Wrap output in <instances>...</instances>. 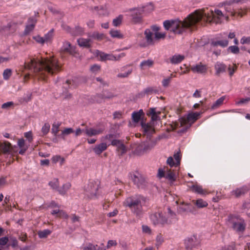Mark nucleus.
Here are the masks:
<instances>
[{
    "label": "nucleus",
    "mask_w": 250,
    "mask_h": 250,
    "mask_svg": "<svg viewBox=\"0 0 250 250\" xmlns=\"http://www.w3.org/2000/svg\"><path fill=\"white\" fill-rule=\"evenodd\" d=\"M14 104V103L13 102H8L5 103H4L1 105V108L2 109H8L11 106H13Z\"/></svg>",
    "instance_id": "5fc2aeb1"
},
{
    "label": "nucleus",
    "mask_w": 250,
    "mask_h": 250,
    "mask_svg": "<svg viewBox=\"0 0 250 250\" xmlns=\"http://www.w3.org/2000/svg\"><path fill=\"white\" fill-rule=\"evenodd\" d=\"M107 146L106 143H102L97 145L93 148L94 152L98 154H101L106 149Z\"/></svg>",
    "instance_id": "f3484780"
},
{
    "label": "nucleus",
    "mask_w": 250,
    "mask_h": 250,
    "mask_svg": "<svg viewBox=\"0 0 250 250\" xmlns=\"http://www.w3.org/2000/svg\"><path fill=\"white\" fill-rule=\"evenodd\" d=\"M229 222L232 228L237 232H243L245 230L246 224L244 220L234 216H229Z\"/></svg>",
    "instance_id": "39448f33"
},
{
    "label": "nucleus",
    "mask_w": 250,
    "mask_h": 250,
    "mask_svg": "<svg viewBox=\"0 0 250 250\" xmlns=\"http://www.w3.org/2000/svg\"><path fill=\"white\" fill-rule=\"evenodd\" d=\"M0 150L4 154H10L12 152V147L8 142H0Z\"/></svg>",
    "instance_id": "ddd939ff"
},
{
    "label": "nucleus",
    "mask_w": 250,
    "mask_h": 250,
    "mask_svg": "<svg viewBox=\"0 0 250 250\" xmlns=\"http://www.w3.org/2000/svg\"><path fill=\"white\" fill-rule=\"evenodd\" d=\"M190 188L193 192L201 195H205L208 194V192L206 189H203L202 187L199 185H193Z\"/></svg>",
    "instance_id": "2eb2a0df"
},
{
    "label": "nucleus",
    "mask_w": 250,
    "mask_h": 250,
    "mask_svg": "<svg viewBox=\"0 0 250 250\" xmlns=\"http://www.w3.org/2000/svg\"><path fill=\"white\" fill-rule=\"evenodd\" d=\"M160 114V112H156L155 108H150L148 113L147 114L148 116H151L152 121H156L158 120V115Z\"/></svg>",
    "instance_id": "a878e982"
},
{
    "label": "nucleus",
    "mask_w": 250,
    "mask_h": 250,
    "mask_svg": "<svg viewBox=\"0 0 250 250\" xmlns=\"http://www.w3.org/2000/svg\"><path fill=\"white\" fill-rule=\"evenodd\" d=\"M248 189L246 187H242L240 188H236V189L232 191V194L235 196V197L238 198L245 194L247 191Z\"/></svg>",
    "instance_id": "6ab92c4d"
},
{
    "label": "nucleus",
    "mask_w": 250,
    "mask_h": 250,
    "mask_svg": "<svg viewBox=\"0 0 250 250\" xmlns=\"http://www.w3.org/2000/svg\"><path fill=\"white\" fill-rule=\"evenodd\" d=\"M58 217H61V218H68V215L65 212L62 210H59L58 215H57Z\"/></svg>",
    "instance_id": "338daca9"
},
{
    "label": "nucleus",
    "mask_w": 250,
    "mask_h": 250,
    "mask_svg": "<svg viewBox=\"0 0 250 250\" xmlns=\"http://www.w3.org/2000/svg\"><path fill=\"white\" fill-rule=\"evenodd\" d=\"M224 100H225L224 97H221L214 103V104L212 105L211 108L212 109H215V108L218 107V106H219L223 104Z\"/></svg>",
    "instance_id": "4c0bfd02"
},
{
    "label": "nucleus",
    "mask_w": 250,
    "mask_h": 250,
    "mask_svg": "<svg viewBox=\"0 0 250 250\" xmlns=\"http://www.w3.org/2000/svg\"><path fill=\"white\" fill-rule=\"evenodd\" d=\"M150 219L154 225H164L168 223V220L162 214V212L158 211L152 213L150 216Z\"/></svg>",
    "instance_id": "6e6552de"
},
{
    "label": "nucleus",
    "mask_w": 250,
    "mask_h": 250,
    "mask_svg": "<svg viewBox=\"0 0 250 250\" xmlns=\"http://www.w3.org/2000/svg\"><path fill=\"white\" fill-rule=\"evenodd\" d=\"M79 46L89 48L91 46V40L90 39L80 38L77 40Z\"/></svg>",
    "instance_id": "dca6fc26"
},
{
    "label": "nucleus",
    "mask_w": 250,
    "mask_h": 250,
    "mask_svg": "<svg viewBox=\"0 0 250 250\" xmlns=\"http://www.w3.org/2000/svg\"><path fill=\"white\" fill-rule=\"evenodd\" d=\"M73 132H74V130L72 128H66L62 131V135H68V134L72 133Z\"/></svg>",
    "instance_id": "864d4df0"
},
{
    "label": "nucleus",
    "mask_w": 250,
    "mask_h": 250,
    "mask_svg": "<svg viewBox=\"0 0 250 250\" xmlns=\"http://www.w3.org/2000/svg\"><path fill=\"white\" fill-rule=\"evenodd\" d=\"M144 115L142 109H140L138 112H134L132 114V119L134 122L138 123L140 121L141 117Z\"/></svg>",
    "instance_id": "b1692460"
},
{
    "label": "nucleus",
    "mask_w": 250,
    "mask_h": 250,
    "mask_svg": "<svg viewBox=\"0 0 250 250\" xmlns=\"http://www.w3.org/2000/svg\"><path fill=\"white\" fill-rule=\"evenodd\" d=\"M50 233V230H49V229H44L43 230L39 231L38 235L40 238H42L46 237Z\"/></svg>",
    "instance_id": "e433bc0d"
},
{
    "label": "nucleus",
    "mask_w": 250,
    "mask_h": 250,
    "mask_svg": "<svg viewBox=\"0 0 250 250\" xmlns=\"http://www.w3.org/2000/svg\"><path fill=\"white\" fill-rule=\"evenodd\" d=\"M24 69L32 70L40 80H45L48 74L53 75L61 71V65L54 57L33 58L25 62Z\"/></svg>",
    "instance_id": "f03ea898"
},
{
    "label": "nucleus",
    "mask_w": 250,
    "mask_h": 250,
    "mask_svg": "<svg viewBox=\"0 0 250 250\" xmlns=\"http://www.w3.org/2000/svg\"><path fill=\"white\" fill-rule=\"evenodd\" d=\"M132 179L135 184L138 187H143L145 186L146 180L144 177L138 172L134 173Z\"/></svg>",
    "instance_id": "9b49d317"
},
{
    "label": "nucleus",
    "mask_w": 250,
    "mask_h": 250,
    "mask_svg": "<svg viewBox=\"0 0 250 250\" xmlns=\"http://www.w3.org/2000/svg\"><path fill=\"white\" fill-rule=\"evenodd\" d=\"M173 157L175 159L176 165H177V166H178V165H180V160H181L180 152L178 151V152H176V153H175L174 154Z\"/></svg>",
    "instance_id": "09e8293b"
},
{
    "label": "nucleus",
    "mask_w": 250,
    "mask_h": 250,
    "mask_svg": "<svg viewBox=\"0 0 250 250\" xmlns=\"http://www.w3.org/2000/svg\"><path fill=\"white\" fill-rule=\"evenodd\" d=\"M110 34L113 38H116L118 39H122L123 38V35L121 33L120 31L117 30H112L110 31Z\"/></svg>",
    "instance_id": "72a5a7b5"
},
{
    "label": "nucleus",
    "mask_w": 250,
    "mask_h": 250,
    "mask_svg": "<svg viewBox=\"0 0 250 250\" xmlns=\"http://www.w3.org/2000/svg\"><path fill=\"white\" fill-rule=\"evenodd\" d=\"M124 205L130 208L137 215L142 212V205L140 199L134 197L127 198L124 202Z\"/></svg>",
    "instance_id": "20e7f679"
},
{
    "label": "nucleus",
    "mask_w": 250,
    "mask_h": 250,
    "mask_svg": "<svg viewBox=\"0 0 250 250\" xmlns=\"http://www.w3.org/2000/svg\"><path fill=\"white\" fill-rule=\"evenodd\" d=\"M117 243L115 240H109L107 242L106 248L109 249L112 246H116Z\"/></svg>",
    "instance_id": "69168bd1"
},
{
    "label": "nucleus",
    "mask_w": 250,
    "mask_h": 250,
    "mask_svg": "<svg viewBox=\"0 0 250 250\" xmlns=\"http://www.w3.org/2000/svg\"><path fill=\"white\" fill-rule=\"evenodd\" d=\"M241 43L242 44H250V37H243L241 39Z\"/></svg>",
    "instance_id": "052dcab7"
},
{
    "label": "nucleus",
    "mask_w": 250,
    "mask_h": 250,
    "mask_svg": "<svg viewBox=\"0 0 250 250\" xmlns=\"http://www.w3.org/2000/svg\"><path fill=\"white\" fill-rule=\"evenodd\" d=\"M167 163L168 164L170 167H172L173 166H177L176 165L175 161H174L173 158L172 157H169L167 161Z\"/></svg>",
    "instance_id": "8fccbe9b"
},
{
    "label": "nucleus",
    "mask_w": 250,
    "mask_h": 250,
    "mask_svg": "<svg viewBox=\"0 0 250 250\" xmlns=\"http://www.w3.org/2000/svg\"><path fill=\"white\" fill-rule=\"evenodd\" d=\"M185 58L184 56L181 55H175L170 58V62L172 64H177L181 62Z\"/></svg>",
    "instance_id": "393cba45"
},
{
    "label": "nucleus",
    "mask_w": 250,
    "mask_h": 250,
    "mask_svg": "<svg viewBox=\"0 0 250 250\" xmlns=\"http://www.w3.org/2000/svg\"><path fill=\"white\" fill-rule=\"evenodd\" d=\"M237 66L235 64H233L232 65H229L228 67V71L229 72V75L230 76H232L233 73L236 70Z\"/></svg>",
    "instance_id": "c03bdc74"
},
{
    "label": "nucleus",
    "mask_w": 250,
    "mask_h": 250,
    "mask_svg": "<svg viewBox=\"0 0 250 250\" xmlns=\"http://www.w3.org/2000/svg\"><path fill=\"white\" fill-rule=\"evenodd\" d=\"M98 56L101 61H117L120 60L121 58L125 57V53H122L118 56H115L112 54H106L104 52H101L98 54Z\"/></svg>",
    "instance_id": "1a4fd4ad"
},
{
    "label": "nucleus",
    "mask_w": 250,
    "mask_h": 250,
    "mask_svg": "<svg viewBox=\"0 0 250 250\" xmlns=\"http://www.w3.org/2000/svg\"><path fill=\"white\" fill-rule=\"evenodd\" d=\"M34 27L35 25L33 24H28L26 26L25 32L26 33H29L30 31L33 30Z\"/></svg>",
    "instance_id": "680f3d73"
},
{
    "label": "nucleus",
    "mask_w": 250,
    "mask_h": 250,
    "mask_svg": "<svg viewBox=\"0 0 250 250\" xmlns=\"http://www.w3.org/2000/svg\"><path fill=\"white\" fill-rule=\"evenodd\" d=\"M71 184L69 183L64 184L62 187V189L59 190L61 194H64L70 188Z\"/></svg>",
    "instance_id": "a19ab883"
},
{
    "label": "nucleus",
    "mask_w": 250,
    "mask_h": 250,
    "mask_svg": "<svg viewBox=\"0 0 250 250\" xmlns=\"http://www.w3.org/2000/svg\"><path fill=\"white\" fill-rule=\"evenodd\" d=\"M205 16L206 20L209 22H213L216 24L221 23L224 21H229V14H225L224 11L216 9L210 11V13H206L204 11H196L190 14L183 21L179 20L166 21L164 22L165 28L175 34H180L182 33L185 29L199 22Z\"/></svg>",
    "instance_id": "f257e3e1"
},
{
    "label": "nucleus",
    "mask_w": 250,
    "mask_h": 250,
    "mask_svg": "<svg viewBox=\"0 0 250 250\" xmlns=\"http://www.w3.org/2000/svg\"><path fill=\"white\" fill-rule=\"evenodd\" d=\"M145 93L146 94H151L153 93L156 92V90L152 87H148L145 90Z\"/></svg>",
    "instance_id": "774afa93"
},
{
    "label": "nucleus",
    "mask_w": 250,
    "mask_h": 250,
    "mask_svg": "<svg viewBox=\"0 0 250 250\" xmlns=\"http://www.w3.org/2000/svg\"><path fill=\"white\" fill-rule=\"evenodd\" d=\"M100 186L98 181H89L84 188L85 194L90 199L96 197L98 190Z\"/></svg>",
    "instance_id": "7ed1b4c3"
},
{
    "label": "nucleus",
    "mask_w": 250,
    "mask_h": 250,
    "mask_svg": "<svg viewBox=\"0 0 250 250\" xmlns=\"http://www.w3.org/2000/svg\"><path fill=\"white\" fill-rule=\"evenodd\" d=\"M158 176L160 178L165 177L171 183L174 182L176 178L174 171L165 167L158 169Z\"/></svg>",
    "instance_id": "0eeeda50"
},
{
    "label": "nucleus",
    "mask_w": 250,
    "mask_h": 250,
    "mask_svg": "<svg viewBox=\"0 0 250 250\" xmlns=\"http://www.w3.org/2000/svg\"><path fill=\"white\" fill-rule=\"evenodd\" d=\"M34 40L38 42L41 44H43L45 42L43 37H42L40 36H37L34 37Z\"/></svg>",
    "instance_id": "13d9d810"
},
{
    "label": "nucleus",
    "mask_w": 250,
    "mask_h": 250,
    "mask_svg": "<svg viewBox=\"0 0 250 250\" xmlns=\"http://www.w3.org/2000/svg\"><path fill=\"white\" fill-rule=\"evenodd\" d=\"M49 185L52 187L53 189H57L59 185V182L58 179H54L49 183Z\"/></svg>",
    "instance_id": "58836bf2"
},
{
    "label": "nucleus",
    "mask_w": 250,
    "mask_h": 250,
    "mask_svg": "<svg viewBox=\"0 0 250 250\" xmlns=\"http://www.w3.org/2000/svg\"><path fill=\"white\" fill-rule=\"evenodd\" d=\"M98 247L97 245H94L92 243H89L83 248V250H105V249Z\"/></svg>",
    "instance_id": "5701e85b"
},
{
    "label": "nucleus",
    "mask_w": 250,
    "mask_h": 250,
    "mask_svg": "<svg viewBox=\"0 0 250 250\" xmlns=\"http://www.w3.org/2000/svg\"><path fill=\"white\" fill-rule=\"evenodd\" d=\"M75 35H81L83 33V29L80 26H77L75 27Z\"/></svg>",
    "instance_id": "6e6d98bb"
},
{
    "label": "nucleus",
    "mask_w": 250,
    "mask_h": 250,
    "mask_svg": "<svg viewBox=\"0 0 250 250\" xmlns=\"http://www.w3.org/2000/svg\"><path fill=\"white\" fill-rule=\"evenodd\" d=\"M104 131V128H94L86 127L84 130L86 135L89 137L101 134L103 133Z\"/></svg>",
    "instance_id": "f8f14e48"
},
{
    "label": "nucleus",
    "mask_w": 250,
    "mask_h": 250,
    "mask_svg": "<svg viewBox=\"0 0 250 250\" xmlns=\"http://www.w3.org/2000/svg\"><path fill=\"white\" fill-rule=\"evenodd\" d=\"M171 76H172V75H171ZM171 76L167 78V79H164L163 81H162V84H163V85L164 86V87H167L168 86V85H169V83H170V82L171 81Z\"/></svg>",
    "instance_id": "bf43d9fd"
},
{
    "label": "nucleus",
    "mask_w": 250,
    "mask_h": 250,
    "mask_svg": "<svg viewBox=\"0 0 250 250\" xmlns=\"http://www.w3.org/2000/svg\"><path fill=\"white\" fill-rule=\"evenodd\" d=\"M192 202L198 208H205L208 206V203L206 201L203 200L202 199H198L196 200H192Z\"/></svg>",
    "instance_id": "4be33fe9"
},
{
    "label": "nucleus",
    "mask_w": 250,
    "mask_h": 250,
    "mask_svg": "<svg viewBox=\"0 0 250 250\" xmlns=\"http://www.w3.org/2000/svg\"><path fill=\"white\" fill-rule=\"evenodd\" d=\"M117 150L119 153V154L120 155H122L126 151V149L125 146L122 143L120 144V145L118 146Z\"/></svg>",
    "instance_id": "c9c22d12"
},
{
    "label": "nucleus",
    "mask_w": 250,
    "mask_h": 250,
    "mask_svg": "<svg viewBox=\"0 0 250 250\" xmlns=\"http://www.w3.org/2000/svg\"><path fill=\"white\" fill-rule=\"evenodd\" d=\"M200 115V113L198 112L188 114V117L191 124L196 121L199 118Z\"/></svg>",
    "instance_id": "7c9ffc66"
},
{
    "label": "nucleus",
    "mask_w": 250,
    "mask_h": 250,
    "mask_svg": "<svg viewBox=\"0 0 250 250\" xmlns=\"http://www.w3.org/2000/svg\"><path fill=\"white\" fill-rule=\"evenodd\" d=\"M228 44L229 41L227 40L213 42L211 43V44L214 46H217L219 45L223 47L228 46Z\"/></svg>",
    "instance_id": "c85d7f7f"
},
{
    "label": "nucleus",
    "mask_w": 250,
    "mask_h": 250,
    "mask_svg": "<svg viewBox=\"0 0 250 250\" xmlns=\"http://www.w3.org/2000/svg\"><path fill=\"white\" fill-rule=\"evenodd\" d=\"M52 163L56 164L58 162H60V165H62L64 162V159L60 155L54 156L51 159Z\"/></svg>",
    "instance_id": "473e14b6"
},
{
    "label": "nucleus",
    "mask_w": 250,
    "mask_h": 250,
    "mask_svg": "<svg viewBox=\"0 0 250 250\" xmlns=\"http://www.w3.org/2000/svg\"><path fill=\"white\" fill-rule=\"evenodd\" d=\"M180 123V126H185L186 127H189L190 126L191 123L190 122L188 117H182L179 120Z\"/></svg>",
    "instance_id": "c756f323"
},
{
    "label": "nucleus",
    "mask_w": 250,
    "mask_h": 250,
    "mask_svg": "<svg viewBox=\"0 0 250 250\" xmlns=\"http://www.w3.org/2000/svg\"><path fill=\"white\" fill-rule=\"evenodd\" d=\"M24 137L29 142H31L33 140L32 133L31 131L25 132L24 133Z\"/></svg>",
    "instance_id": "4d7b16f0"
},
{
    "label": "nucleus",
    "mask_w": 250,
    "mask_h": 250,
    "mask_svg": "<svg viewBox=\"0 0 250 250\" xmlns=\"http://www.w3.org/2000/svg\"><path fill=\"white\" fill-rule=\"evenodd\" d=\"M228 50L233 54H238L239 52V48L236 46H230L228 48Z\"/></svg>",
    "instance_id": "603ef678"
},
{
    "label": "nucleus",
    "mask_w": 250,
    "mask_h": 250,
    "mask_svg": "<svg viewBox=\"0 0 250 250\" xmlns=\"http://www.w3.org/2000/svg\"><path fill=\"white\" fill-rule=\"evenodd\" d=\"M240 0H231L229 3H225L224 5L225 14H229V16H230L232 17H235V16L242 17L244 15H246L247 13V9H241L240 11L235 12L233 8L231 7V3L234 2H238Z\"/></svg>",
    "instance_id": "423d86ee"
},
{
    "label": "nucleus",
    "mask_w": 250,
    "mask_h": 250,
    "mask_svg": "<svg viewBox=\"0 0 250 250\" xmlns=\"http://www.w3.org/2000/svg\"><path fill=\"white\" fill-rule=\"evenodd\" d=\"M12 75V71L10 69H5L3 73V78L5 80L8 79Z\"/></svg>",
    "instance_id": "49530a36"
},
{
    "label": "nucleus",
    "mask_w": 250,
    "mask_h": 250,
    "mask_svg": "<svg viewBox=\"0 0 250 250\" xmlns=\"http://www.w3.org/2000/svg\"><path fill=\"white\" fill-rule=\"evenodd\" d=\"M53 30H51L47 34L45 35L44 37H43L45 42H50L52 40L53 36Z\"/></svg>",
    "instance_id": "37998d69"
},
{
    "label": "nucleus",
    "mask_w": 250,
    "mask_h": 250,
    "mask_svg": "<svg viewBox=\"0 0 250 250\" xmlns=\"http://www.w3.org/2000/svg\"><path fill=\"white\" fill-rule=\"evenodd\" d=\"M50 125L48 123H45L42 128V132L43 135L47 134L50 129Z\"/></svg>",
    "instance_id": "a18cd8bd"
},
{
    "label": "nucleus",
    "mask_w": 250,
    "mask_h": 250,
    "mask_svg": "<svg viewBox=\"0 0 250 250\" xmlns=\"http://www.w3.org/2000/svg\"><path fill=\"white\" fill-rule=\"evenodd\" d=\"M66 47H64L62 51L64 52H68L70 54L74 55L75 53V50L72 46H71L70 43L68 42L66 43Z\"/></svg>",
    "instance_id": "2f4dec72"
},
{
    "label": "nucleus",
    "mask_w": 250,
    "mask_h": 250,
    "mask_svg": "<svg viewBox=\"0 0 250 250\" xmlns=\"http://www.w3.org/2000/svg\"><path fill=\"white\" fill-rule=\"evenodd\" d=\"M143 147V146L142 145L138 146L136 149L134 151V153L138 155H141L143 153V152H142Z\"/></svg>",
    "instance_id": "0e129e2a"
},
{
    "label": "nucleus",
    "mask_w": 250,
    "mask_h": 250,
    "mask_svg": "<svg viewBox=\"0 0 250 250\" xmlns=\"http://www.w3.org/2000/svg\"><path fill=\"white\" fill-rule=\"evenodd\" d=\"M191 70L194 73H204L206 72L207 69L205 65L200 63L196 65L192 66L191 67Z\"/></svg>",
    "instance_id": "4468645a"
},
{
    "label": "nucleus",
    "mask_w": 250,
    "mask_h": 250,
    "mask_svg": "<svg viewBox=\"0 0 250 250\" xmlns=\"http://www.w3.org/2000/svg\"><path fill=\"white\" fill-rule=\"evenodd\" d=\"M8 238L7 237H3L0 238V245L4 246L8 242Z\"/></svg>",
    "instance_id": "e2e57ef3"
},
{
    "label": "nucleus",
    "mask_w": 250,
    "mask_h": 250,
    "mask_svg": "<svg viewBox=\"0 0 250 250\" xmlns=\"http://www.w3.org/2000/svg\"><path fill=\"white\" fill-rule=\"evenodd\" d=\"M222 250H237L236 245L234 243H231L229 245L225 246Z\"/></svg>",
    "instance_id": "de8ad7c7"
},
{
    "label": "nucleus",
    "mask_w": 250,
    "mask_h": 250,
    "mask_svg": "<svg viewBox=\"0 0 250 250\" xmlns=\"http://www.w3.org/2000/svg\"><path fill=\"white\" fill-rule=\"evenodd\" d=\"M145 38L148 44H153L154 39L152 38V33L149 29H146L145 31Z\"/></svg>",
    "instance_id": "a211bd4d"
},
{
    "label": "nucleus",
    "mask_w": 250,
    "mask_h": 250,
    "mask_svg": "<svg viewBox=\"0 0 250 250\" xmlns=\"http://www.w3.org/2000/svg\"><path fill=\"white\" fill-rule=\"evenodd\" d=\"M153 64V61L151 60H148L142 62L140 64V67L142 69H145L147 67H151Z\"/></svg>",
    "instance_id": "cd10ccee"
},
{
    "label": "nucleus",
    "mask_w": 250,
    "mask_h": 250,
    "mask_svg": "<svg viewBox=\"0 0 250 250\" xmlns=\"http://www.w3.org/2000/svg\"><path fill=\"white\" fill-rule=\"evenodd\" d=\"M123 19V16L120 15L118 17L113 20V24L114 26H118L122 23Z\"/></svg>",
    "instance_id": "f704fd0d"
},
{
    "label": "nucleus",
    "mask_w": 250,
    "mask_h": 250,
    "mask_svg": "<svg viewBox=\"0 0 250 250\" xmlns=\"http://www.w3.org/2000/svg\"><path fill=\"white\" fill-rule=\"evenodd\" d=\"M214 67L216 70L215 74L217 76H219L221 73L225 72L226 68L225 64L220 62H217Z\"/></svg>",
    "instance_id": "412c9836"
},
{
    "label": "nucleus",
    "mask_w": 250,
    "mask_h": 250,
    "mask_svg": "<svg viewBox=\"0 0 250 250\" xmlns=\"http://www.w3.org/2000/svg\"><path fill=\"white\" fill-rule=\"evenodd\" d=\"M199 244L200 240L195 235L188 237L185 240V246L187 250H191L193 248L195 247Z\"/></svg>",
    "instance_id": "9d476101"
},
{
    "label": "nucleus",
    "mask_w": 250,
    "mask_h": 250,
    "mask_svg": "<svg viewBox=\"0 0 250 250\" xmlns=\"http://www.w3.org/2000/svg\"><path fill=\"white\" fill-rule=\"evenodd\" d=\"M60 126V124L59 123H54L52 125V132L55 135H56L57 134L59 131V127Z\"/></svg>",
    "instance_id": "79ce46f5"
},
{
    "label": "nucleus",
    "mask_w": 250,
    "mask_h": 250,
    "mask_svg": "<svg viewBox=\"0 0 250 250\" xmlns=\"http://www.w3.org/2000/svg\"><path fill=\"white\" fill-rule=\"evenodd\" d=\"M142 126L144 130V132L147 135H150L155 132L154 128L148 124H142Z\"/></svg>",
    "instance_id": "aec40b11"
},
{
    "label": "nucleus",
    "mask_w": 250,
    "mask_h": 250,
    "mask_svg": "<svg viewBox=\"0 0 250 250\" xmlns=\"http://www.w3.org/2000/svg\"><path fill=\"white\" fill-rule=\"evenodd\" d=\"M132 71V69H129L127 70L126 73H119L117 75L118 78H125L127 77L129 75H130Z\"/></svg>",
    "instance_id": "3c124183"
},
{
    "label": "nucleus",
    "mask_w": 250,
    "mask_h": 250,
    "mask_svg": "<svg viewBox=\"0 0 250 250\" xmlns=\"http://www.w3.org/2000/svg\"><path fill=\"white\" fill-rule=\"evenodd\" d=\"M166 37V33L156 32L154 33V40L159 41L162 39H164Z\"/></svg>",
    "instance_id": "ea45409f"
},
{
    "label": "nucleus",
    "mask_w": 250,
    "mask_h": 250,
    "mask_svg": "<svg viewBox=\"0 0 250 250\" xmlns=\"http://www.w3.org/2000/svg\"><path fill=\"white\" fill-rule=\"evenodd\" d=\"M89 37L99 41L104 40L105 37L104 34L99 33L97 32H93L91 35H89Z\"/></svg>",
    "instance_id": "bb28decb"
}]
</instances>
